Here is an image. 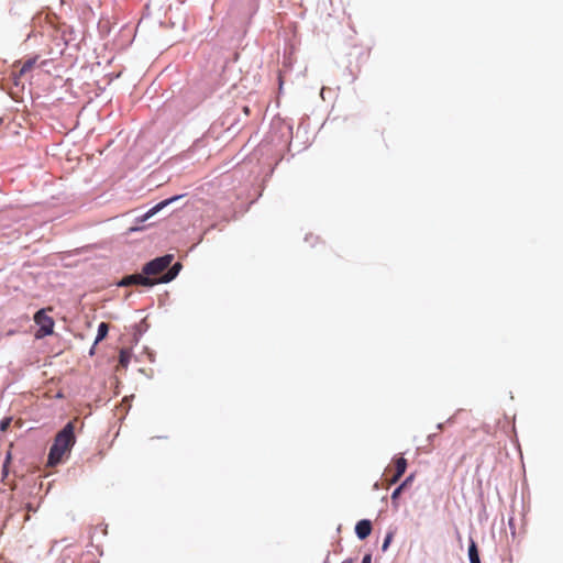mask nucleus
Here are the masks:
<instances>
[{
	"mask_svg": "<svg viewBox=\"0 0 563 563\" xmlns=\"http://www.w3.org/2000/svg\"><path fill=\"white\" fill-rule=\"evenodd\" d=\"M75 443L74 427L69 422L55 438L48 455V464L54 466L62 461L63 455L70 450Z\"/></svg>",
	"mask_w": 563,
	"mask_h": 563,
	"instance_id": "obj_1",
	"label": "nucleus"
},
{
	"mask_svg": "<svg viewBox=\"0 0 563 563\" xmlns=\"http://www.w3.org/2000/svg\"><path fill=\"white\" fill-rule=\"evenodd\" d=\"M34 321L38 327L35 336L37 339L44 338L53 333L54 320L45 313V310H40L34 316Z\"/></svg>",
	"mask_w": 563,
	"mask_h": 563,
	"instance_id": "obj_2",
	"label": "nucleus"
},
{
	"mask_svg": "<svg viewBox=\"0 0 563 563\" xmlns=\"http://www.w3.org/2000/svg\"><path fill=\"white\" fill-rule=\"evenodd\" d=\"M173 255H164L162 257H157L151 262H148L144 268L143 273L145 275H156L165 271L172 263Z\"/></svg>",
	"mask_w": 563,
	"mask_h": 563,
	"instance_id": "obj_3",
	"label": "nucleus"
},
{
	"mask_svg": "<svg viewBox=\"0 0 563 563\" xmlns=\"http://www.w3.org/2000/svg\"><path fill=\"white\" fill-rule=\"evenodd\" d=\"M133 284L143 285V286H153V285H155L153 279L148 278L147 276L139 274V275H130V276L123 278L119 283V286H129V285H133Z\"/></svg>",
	"mask_w": 563,
	"mask_h": 563,
	"instance_id": "obj_4",
	"label": "nucleus"
},
{
	"mask_svg": "<svg viewBox=\"0 0 563 563\" xmlns=\"http://www.w3.org/2000/svg\"><path fill=\"white\" fill-rule=\"evenodd\" d=\"M178 197H173V198H169V199H166L164 201H161L159 203L155 205L153 208H151L147 212H145L142 217H141V221L144 222L146 220H148L150 218H152L154 214H156L158 211H161L162 209H164L166 206H168L169 203H172L173 201L177 200Z\"/></svg>",
	"mask_w": 563,
	"mask_h": 563,
	"instance_id": "obj_5",
	"label": "nucleus"
},
{
	"mask_svg": "<svg viewBox=\"0 0 563 563\" xmlns=\"http://www.w3.org/2000/svg\"><path fill=\"white\" fill-rule=\"evenodd\" d=\"M372 525L369 520L363 519L360 520L355 526V533L358 539L364 540L371 534Z\"/></svg>",
	"mask_w": 563,
	"mask_h": 563,
	"instance_id": "obj_6",
	"label": "nucleus"
},
{
	"mask_svg": "<svg viewBox=\"0 0 563 563\" xmlns=\"http://www.w3.org/2000/svg\"><path fill=\"white\" fill-rule=\"evenodd\" d=\"M407 468V461L404 457H398L396 460V473L390 479V484H395L400 476L406 472Z\"/></svg>",
	"mask_w": 563,
	"mask_h": 563,
	"instance_id": "obj_7",
	"label": "nucleus"
},
{
	"mask_svg": "<svg viewBox=\"0 0 563 563\" xmlns=\"http://www.w3.org/2000/svg\"><path fill=\"white\" fill-rule=\"evenodd\" d=\"M413 481V475H409L391 494V499L395 501L402 490H405V487H407L411 482Z\"/></svg>",
	"mask_w": 563,
	"mask_h": 563,
	"instance_id": "obj_8",
	"label": "nucleus"
},
{
	"mask_svg": "<svg viewBox=\"0 0 563 563\" xmlns=\"http://www.w3.org/2000/svg\"><path fill=\"white\" fill-rule=\"evenodd\" d=\"M470 563H481L478 551L474 541L468 547Z\"/></svg>",
	"mask_w": 563,
	"mask_h": 563,
	"instance_id": "obj_9",
	"label": "nucleus"
},
{
	"mask_svg": "<svg viewBox=\"0 0 563 563\" xmlns=\"http://www.w3.org/2000/svg\"><path fill=\"white\" fill-rule=\"evenodd\" d=\"M108 324L104 323V322H101L98 327V333H97V338L95 340V344H98L101 340H103L106 338V335L108 334Z\"/></svg>",
	"mask_w": 563,
	"mask_h": 563,
	"instance_id": "obj_10",
	"label": "nucleus"
},
{
	"mask_svg": "<svg viewBox=\"0 0 563 563\" xmlns=\"http://www.w3.org/2000/svg\"><path fill=\"white\" fill-rule=\"evenodd\" d=\"M131 356H132V353L129 350H121L120 357H119V364L124 368L128 367Z\"/></svg>",
	"mask_w": 563,
	"mask_h": 563,
	"instance_id": "obj_11",
	"label": "nucleus"
},
{
	"mask_svg": "<svg viewBox=\"0 0 563 563\" xmlns=\"http://www.w3.org/2000/svg\"><path fill=\"white\" fill-rule=\"evenodd\" d=\"M175 274L174 273H170V271H168L166 274H164L161 278L154 280L155 284H166V283H169L172 282L173 279H175Z\"/></svg>",
	"mask_w": 563,
	"mask_h": 563,
	"instance_id": "obj_12",
	"label": "nucleus"
},
{
	"mask_svg": "<svg viewBox=\"0 0 563 563\" xmlns=\"http://www.w3.org/2000/svg\"><path fill=\"white\" fill-rule=\"evenodd\" d=\"M36 62V58H31V59H27L21 67L20 69V75H23L24 73H26L27 70H30L34 64Z\"/></svg>",
	"mask_w": 563,
	"mask_h": 563,
	"instance_id": "obj_13",
	"label": "nucleus"
},
{
	"mask_svg": "<svg viewBox=\"0 0 563 563\" xmlns=\"http://www.w3.org/2000/svg\"><path fill=\"white\" fill-rule=\"evenodd\" d=\"M393 533H388L383 542L382 550L386 551L391 542Z\"/></svg>",
	"mask_w": 563,
	"mask_h": 563,
	"instance_id": "obj_14",
	"label": "nucleus"
},
{
	"mask_svg": "<svg viewBox=\"0 0 563 563\" xmlns=\"http://www.w3.org/2000/svg\"><path fill=\"white\" fill-rule=\"evenodd\" d=\"M180 269H181V264L176 263L168 271H170V273H174L175 277H176L179 274Z\"/></svg>",
	"mask_w": 563,
	"mask_h": 563,
	"instance_id": "obj_15",
	"label": "nucleus"
},
{
	"mask_svg": "<svg viewBox=\"0 0 563 563\" xmlns=\"http://www.w3.org/2000/svg\"><path fill=\"white\" fill-rule=\"evenodd\" d=\"M10 422H11V419H10V418H5V419H3V420L0 422V430H1V431H5V430H7V428L9 427V424H10Z\"/></svg>",
	"mask_w": 563,
	"mask_h": 563,
	"instance_id": "obj_16",
	"label": "nucleus"
},
{
	"mask_svg": "<svg viewBox=\"0 0 563 563\" xmlns=\"http://www.w3.org/2000/svg\"><path fill=\"white\" fill-rule=\"evenodd\" d=\"M362 563H372V555L371 554H365L363 556Z\"/></svg>",
	"mask_w": 563,
	"mask_h": 563,
	"instance_id": "obj_17",
	"label": "nucleus"
},
{
	"mask_svg": "<svg viewBox=\"0 0 563 563\" xmlns=\"http://www.w3.org/2000/svg\"><path fill=\"white\" fill-rule=\"evenodd\" d=\"M342 563H353L352 560H345Z\"/></svg>",
	"mask_w": 563,
	"mask_h": 563,
	"instance_id": "obj_18",
	"label": "nucleus"
}]
</instances>
